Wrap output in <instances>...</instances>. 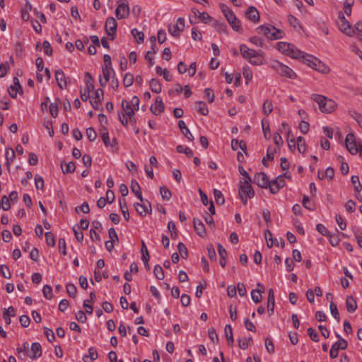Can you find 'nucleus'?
Segmentation results:
<instances>
[{"label":"nucleus","mask_w":362,"mask_h":362,"mask_svg":"<svg viewBox=\"0 0 362 362\" xmlns=\"http://www.w3.org/2000/svg\"><path fill=\"white\" fill-rule=\"evenodd\" d=\"M220 8L233 30L239 33H242L243 32V29L241 25V22L238 18H236L233 11L228 6L223 4H220Z\"/></svg>","instance_id":"1"},{"label":"nucleus","mask_w":362,"mask_h":362,"mask_svg":"<svg viewBox=\"0 0 362 362\" xmlns=\"http://www.w3.org/2000/svg\"><path fill=\"white\" fill-rule=\"evenodd\" d=\"M257 30L271 40L281 39L284 35V32L282 30L278 29L270 24L262 25L257 28Z\"/></svg>","instance_id":"2"},{"label":"nucleus","mask_w":362,"mask_h":362,"mask_svg":"<svg viewBox=\"0 0 362 362\" xmlns=\"http://www.w3.org/2000/svg\"><path fill=\"white\" fill-rule=\"evenodd\" d=\"M312 99L318 104L319 109L322 112L331 113L337 106L333 100L328 99L322 95L314 94L312 95Z\"/></svg>","instance_id":"3"},{"label":"nucleus","mask_w":362,"mask_h":362,"mask_svg":"<svg viewBox=\"0 0 362 362\" xmlns=\"http://www.w3.org/2000/svg\"><path fill=\"white\" fill-rule=\"evenodd\" d=\"M250 182V181L245 180L239 189V195L244 204H247V198L251 199L255 196L254 189Z\"/></svg>","instance_id":"4"},{"label":"nucleus","mask_w":362,"mask_h":362,"mask_svg":"<svg viewBox=\"0 0 362 362\" xmlns=\"http://www.w3.org/2000/svg\"><path fill=\"white\" fill-rule=\"evenodd\" d=\"M272 67L281 76L291 79L297 77L296 74L291 68L279 62H276Z\"/></svg>","instance_id":"5"},{"label":"nucleus","mask_w":362,"mask_h":362,"mask_svg":"<svg viewBox=\"0 0 362 362\" xmlns=\"http://www.w3.org/2000/svg\"><path fill=\"white\" fill-rule=\"evenodd\" d=\"M301 59H303V61L307 65L312 67L313 69L320 72H325V69H326V67L317 58L313 57V55L304 54V57H301Z\"/></svg>","instance_id":"6"},{"label":"nucleus","mask_w":362,"mask_h":362,"mask_svg":"<svg viewBox=\"0 0 362 362\" xmlns=\"http://www.w3.org/2000/svg\"><path fill=\"white\" fill-rule=\"evenodd\" d=\"M336 337L339 339L336 341L331 347L329 351V356L332 358H335L337 357L339 349L345 350L348 346V342L346 339H341L340 335L338 334H336Z\"/></svg>","instance_id":"7"},{"label":"nucleus","mask_w":362,"mask_h":362,"mask_svg":"<svg viewBox=\"0 0 362 362\" xmlns=\"http://www.w3.org/2000/svg\"><path fill=\"white\" fill-rule=\"evenodd\" d=\"M339 18L341 22L339 25L340 30L348 36H353L355 33V30L353 28L351 24L346 19L342 11L338 13Z\"/></svg>","instance_id":"8"},{"label":"nucleus","mask_w":362,"mask_h":362,"mask_svg":"<svg viewBox=\"0 0 362 362\" xmlns=\"http://www.w3.org/2000/svg\"><path fill=\"white\" fill-rule=\"evenodd\" d=\"M358 141H356V136L354 133H349L346 135L345 145L346 149L351 154L356 155L358 153Z\"/></svg>","instance_id":"9"},{"label":"nucleus","mask_w":362,"mask_h":362,"mask_svg":"<svg viewBox=\"0 0 362 362\" xmlns=\"http://www.w3.org/2000/svg\"><path fill=\"white\" fill-rule=\"evenodd\" d=\"M86 87L83 93L81 92V98L83 101H86L90 98V91L94 89L93 78L88 72L85 73Z\"/></svg>","instance_id":"10"},{"label":"nucleus","mask_w":362,"mask_h":362,"mask_svg":"<svg viewBox=\"0 0 362 362\" xmlns=\"http://www.w3.org/2000/svg\"><path fill=\"white\" fill-rule=\"evenodd\" d=\"M117 28V21L113 17H108L106 19L105 29L106 33L110 37L111 40H114L115 38Z\"/></svg>","instance_id":"11"},{"label":"nucleus","mask_w":362,"mask_h":362,"mask_svg":"<svg viewBox=\"0 0 362 362\" xmlns=\"http://www.w3.org/2000/svg\"><path fill=\"white\" fill-rule=\"evenodd\" d=\"M185 28V19L183 18H179L175 25H170L168 26L169 33L174 37H178L184 30Z\"/></svg>","instance_id":"12"},{"label":"nucleus","mask_w":362,"mask_h":362,"mask_svg":"<svg viewBox=\"0 0 362 362\" xmlns=\"http://www.w3.org/2000/svg\"><path fill=\"white\" fill-rule=\"evenodd\" d=\"M269 180L266 173H258L254 176V182L262 188H268Z\"/></svg>","instance_id":"13"},{"label":"nucleus","mask_w":362,"mask_h":362,"mask_svg":"<svg viewBox=\"0 0 362 362\" xmlns=\"http://www.w3.org/2000/svg\"><path fill=\"white\" fill-rule=\"evenodd\" d=\"M115 13L118 19H122L128 17L129 14V7L128 4L124 3L119 4L115 10Z\"/></svg>","instance_id":"14"},{"label":"nucleus","mask_w":362,"mask_h":362,"mask_svg":"<svg viewBox=\"0 0 362 362\" xmlns=\"http://www.w3.org/2000/svg\"><path fill=\"white\" fill-rule=\"evenodd\" d=\"M164 104L160 97L158 96L156 98L155 103L151 105L150 110L155 115H158L164 111Z\"/></svg>","instance_id":"15"},{"label":"nucleus","mask_w":362,"mask_h":362,"mask_svg":"<svg viewBox=\"0 0 362 362\" xmlns=\"http://www.w3.org/2000/svg\"><path fill=\"white\" fill-rule=\"evenodd\" d=\"M103 98V90L98 88L95 91V96L90 100V103L95 110L100 109L101 99Z\"/></svg>","instance_id":"16"},{"label":"nucleus","mask_w":362,"mask_h":362,"mask_svg":"<svg viewBox=\"0 0 362 362\" xmlns=\"http://www.w3.org/2000/svg\"><path fill=\"white\" fill-rule=\"evenodd\" d=\"M194 228L198 235L203 238L206 235L205 226L202 221L198 218H194L193 220Z\"/></svg>","instance_id":"17"},{"label":"nucleus","mask_w":362,"mask_h":362,"mask_svg":"<svg viewBox=\"0 0 362 362\" xmlns=\"http://www.w3.org/2000/svg\"><path fill=\"white\" fill-rule=\"evenodd\" d=\"M246 17L254 23L259 21V13L254 6H250L245 12Z\"/></svg>","instance_id":"18"},{"label":"nucleus","mask_w":362,"mask_h":362,"mask_svg":"<svg viewBox=\"0 0 362 362\" xmlns=\"http://www.w3.org/2000/svg\"><path fill=\"white\" fill-rule=\"evenodd\" d=\"M55 78L57 82V85L62 89L65 88L67 86L66 78L65 77L64 73L62 69H59L55 72Z\"/></svg>","instance_id":"19"},{"label":"nucleus","mask_w":362,"mask_h":362,"mask_svg":"<svg viewBox=\"0 0 362 362\" xmlns=\"http://www.w3.org/2000/svg\"><path fill=\"white\" fill-rule=\"evenodd\" d=\"M42 355V347L40 343L34 342L31 344L30 354L28 356L32 359H36Z\"/></svg>","instance_id":"20"},{"label":"nucleus","mask_w":362,"mask_h":362,"mask_svg":"<svg viewBox=\"0 0 362 362\" xmlns=\"http://www.w3.org/2000/svg\"><path fill=\"white\" fill-rule=\"evenodd\" d=\"M240 51L242 56L247 60L250 59L253 57H255V54H257V51L248 48L245 45L243 44L240 45Z\"/></svg>","instance_id":"21"},{"label":"nucleus","mask_w":362,"mask_h":362,"mask_svg":"<svg viewBox=\"0 0 362 362\" xmlns=\"http://www.w3.org/2000/svg\"><path fill=\"white\" fill-rule=\"evenodd\" d=\"M274 294L272 288H270L268 292V298H267V310L269 315H271L274 313Z\"/></svg>","instance_id":"22"},{"label":"nucleus","mask_w":362,"mask_h":362,"mask_svg":"<svg viewBox=\"0 0 362 362\" xmlns=\"http://www.w3.org/2000/svg\"><path fill=\"white\" fill-rule=\"evenodd\" d=\"M286 54L293 59H301V57H304V53L300 50L298 49L293 45H291V47L288 49Z\"/></svg>","instance_id":"23"},{"label":"nucleus","mask_w":362,"mask_h":362,"mask_svg":"<svg viewBox=\"0 0 362 362\" xmlns=\"http://www.w3.org/2000/svg\"><path fill=\"white\" fill-rule=\"evenodd\" d=\"M346 307L349 313H354L357 309V303L353 296H347L346 300Z\"/></svg>","instance_id":"24"},{"label":"nucleus","mask_w":362,"mask_h":362,"mask_svg":"<svg viewBox=\"0 0 362 362\" xmlns=\"http://www.w3.org/2000/svg\"><path fill=\"white\" fill-rule=\"evenodd\" d=\"M122 107L124 111V113L122 115H125L127 117L134 115V110L133 107L131 106L130 103L126 100H122Z\"/></svg>","instance_id":"25"},{"label":"nucleus","mask_w":362,"mask_h":362,"mask_svg":"<svg viewBox=\"0 0 362 362\" xmlns=\"http://www.w3.org/2000/svg\"><path fill=\"white\" fill-rule=\"evenodd\" d=\"M131 189L135 194L136 197L142 202L144 201V199L141 194V187L136 181H132Z\"/></svg>","instance_id":"26"},{"label":"nucleus","mask_w":362,"mask_h":362,"mask_svg":"<svg viewBox=\"0 0 362 362\" xmlns=\"http://www.w3.org/2000/svg\"><path fill=\"white\" fill-rule=\"evenodd\" d=\"M11 316H15V310L13 306H9L8 309H4L3 312V317L7 325L11 323Z\"/></svg>","instance_id":"27"},{"label":"nucleus","mask_w":362,"mask_h":362,"mask_svg":"<svg viewBox=\"0 0 362 362\" xmlns=\"http://www.w3.org/2000/svg\"><path fill=\"white\" fill-rule=\"evenodd\" d=\"M119 206H120L121 211L123 214L124 218H125L126 221H129L130 216H129L127 202L124 199H119Z\"/></svg>","instance_id":"28"},{"label":"nucleus","mask_w":362,"mask_h":362,"mask_svg":"<svg viewBox=\"0 0 362 362\" xmlns=\"http://www.w3.org/2000/svg\"><path fill=\"white\" fill-rule=\"evenodd\" d=\"M224 332L228 344L232 345L234 341V339L233 335V329L230 325H226L225 326Z\"/></svg>","instance_id":"29"},{"label":"nucleus","mask_w":362,"mask_h":362,"mask_svg":"<svg viewBox=\"0 0 362 362\" xmlns=\"http://www.w3.org/2000/svg\"><path fill=\"white\" fill-rule=\"evenodd\" d=\"M196 109L202 115H207L209 113L208 107L206 103L203 101H198L196 103Z\"/></svg>","instance_id":"30"},{"label":"nucleus","mask_w":362,"mask_h":362,"mask_svg":"<svg viewBox=\"0 0 362 362\" xmlns=\"http://www.w3.org/2000/svg\"><path fill=\"white\" fill-rule=\"evenodd\" d=\"M150 88L152 92L159 93L161 92V84L157 79L152 78L150 81Z\"/></svg>","instance_id":"31"},{"label":"nucleus","mask_w":362,"mask_h":362,"mask_svg":"<svg viewBox=\"0 0 362 362\" xmlns=\"http://www.w3.org/2000/svg\"><path fill=\"white\" fill-rule=\"evenodd\" d=\"M102 71L103 74V78L105 80H110L111 75L115 76V71L113 70L112 66H103Z\"/></svg>","instance_id":"32"},{"label":"nucleus","mask_w":362,"mask_h":362,"mask_svg":"<svg viewBox=\"0 0 362 362\" xmlns=\"http://www.w3.org/2000/svg\"><path fill=\"white\" fill-rule=\"evenodd\" d=\"M213 25L214 26L215 29L220 33H227L228 32L227 25L225 23H219L218 21L214 20Z\"/></svg>","instance_id":"33"},{"label":"nucleus","mask_w":362,"mask_h":362,"mask_svg":"<svg viewBox=\"0 0 362 362\" xmlns=\"http://www.w3.org/2000/svg\"><path fill=\"white\" fill-rule=\"evenodd\" d=\"M262 292H264V290L261 291L259 289H253L252 291L251 297H252V300L255 303H258L262 301Z\"/></svg>","instance_id":"34"},{"label":"nucleus","mask_w":362,"mask_h":362,"mask_svg":"<svg viewBox=\"0 0 362 362\" xmlns=\"http://www.w3.org/2000/svg\"><path fill=\"white\" fill-rule=\"evenodd\" d=\"M262 110L264 115L268 116L273 111V104L271 100H266L263 103Z\"/></svg>","instance_id":"35"},{"label":"nucleus","mask_w":362,"mask_h":362,"mask_svg":"<svg viewBox=\"0 0 362 362\" xmlns=\"http://www.w3.org/2000/svg\"><path fill=\"white\" fill-rule=\"evenodd\" d=\"M351 181L354 185V190L356 192H360L362 190V185L360 182L359 177L358 175L351 176Z\"/></svg>","instance_id":"36"},{"label":"nucleus","mask_w":362,"mask_h":362,"mask_svg":"<svg viewBox=\"0 0 362 362\" xmlns=\"http://www.w3.org/2000/svg\"><path fill=\"white\" fill-rule=\"evenodd\" d=\"M134 207L136 211L142 216H146V214L148 213V206L145 204L136 203L134 204Z\"/></svg>","instance_id":"37"},{"label":"nucleus","mask_w":362,"mask_h":362,"mask_svg":"<svg viewBox=\"0 0 362 362\" xmlns=\"http://www.w3.org/2000/svg\"><path fill=\"white\" fill-rule=\"evenodd\" d=\"M214 196L217 204L222 205L224 204L225 199L222 192L220 190L216 189H214Z\"/></svg>","instance_id":"38"},{"label":"nucleus","mask_w":362,"mask_h":362,"mask_svg":"<svg viewBox=\"0 0 362 362\" xmlns=\"http://www.w3.org/2000/svg\"><path fill=\"white\" fill-rule=\"evenodd\" d=\"M15 158V151L12 148L7 149L6 151V165L8 170L10 168V164L13 162Z\"/></svg>","instance_id":"39"},{"label":"nucleus","mask_w":362,"mask_h":362,"mask_svg":"<svg viewBox=\"0 0 362 362\" xmlns=\"http://www.w3.org/2000/svg\"><path fill=\"white\" fill-rule=\"evenodd\" d=\"M297 146L299 153H304L306 150V144L305 139L303 136L297 138Z\"/></svg>","instance_id":"40"},{"label":"nucleus","mask_w":362,"mask_h":362,"mask_svg":"<svg viewBox=\"0 0 362 362\" xmlns=\"http://www.w3.org/2000/svg\"><path fill=\"white\" fill-rule=\"evenodd\" d=\"M132 34L135 37L138 43H141L144 42V34L142 32H140L137 29L134 28L132 30Z\"/></svg>","instance_id":"41"},{"label":"nucleus","mask_w":362,"mask_h":362,"mask_svg":"<svg viewBox=\"0 0 362 362\" xmlns=\"http://www.w3.org/2000/svg\"><path fill=\"white\" fill-rule=\"evenodd\" d=\"M197 18H199L202 21V22H203L205 24L209 23L211 21L213 22V21L214 20L206 12L199 13V16Z\"/></svg>","instance_id":"42"},{"label":"nucleus","mask_w":362,"mask_h":362,"mask_svg":"<svg viewBox=\"0 0 362 362\" xmlns=\"http://www.w3.org/2000/svg\"><path fill=\"white\" fill-rule=\"evenodd\" d=\"M177 250L180 256L183 259H187L188 255V250L185 245L182 243H179L177 245Z\"/></svg>","instance_id":"43"},{"label":"nucleus","mask_w":362,"mask_h":362,"mask_svg":"<svg viewBox=\"0 0 362 362\" xmlns=\"http://www.w3.org/2000/svg\"><path fill=\"white\" fill-rule=\"evenodd\" d=\"M329 308L332 316L339 322L340 320L339 313L336 304L333 301L330 302Z\"/></svg>","instance_id":"44"},{"label":"nucleus","mask_w":362,"mask_h":362,"mask_svg":"<svg viewBox=\"0 0 362 362\" xmlns=\"http://www.w3.org/2000/svg\"><path fill=\"white\" fill-rule=\"evenodd\" d=\"M153 273L158 279L162 280L164 279V272L163 268L160 265L157 264L155 266Z\"/></svg>","instance_id":"45"},{"label":"nucleus","mask_w":362,"mask_h":362,"mask_svg":"<svg viewBox=\"0 0 362 362\" xmlns=\"http://www.w3.org/2000/svg\"><path fill=\"white\" fill-rule=\"evenodd\" d=\"M0 274L6 279H11V277L9 268L5 264H0Z\"/></svg>","instance_id":"46"},{"label":"nucleus","mask_w":362,"mask_h":362,"mask_svg":"<svg viewBox=\"0 0 362 362\" xmlns=\"http://www.w3.org/2000/svg\"><path fill=\"white\" fill-rule=\"evenodd\" d=\"M62 168L64 173H72L76 170V165L74 162H69L65 164V168H63L62 165Z\"/></svg>","instance_id":"47"},{"label":"nucleus","mask_w":362,"mask_h":362,"mask_svg":"<svg viewBox=\"0 0 362 362\" xmlns=\"http://www.w3.org/2000/svg\"><path fill=\"white\" fill-rule=\"evenodd\" d=\"M252 65H260L263 64V58L261 54L257 52L255 57L248 60Z\"/></svg>","instance_id":"48"},{"label":"nucleus","mask_w":362,"mask_h":362,"mask_svg":"<svg viewBox=\"0 0 362 362\" xmlns=\"http://www.w3.org/2000/svg\"><path fill=\"white\" fill-rule=\"evenodd\" d=\"M134 82V76L130 73H127L123 78V85L125 87H129L132 85Z\"/></svg>","instance_id":"49"},{"label":"nucleus","mask_w":362,"mask_h":362,"mask_svg":"<svg viewBox=\"0 0 362 362\" xmlns=\"http://www.w3.org/2000/svg\"><path fill=\"white\" fill-rule=\"evenodd\" d=\"M290 43L285 42H279L276 45L277 49L281 52L282 53L285 54L287 52L288 49L291 47Z\"/></svg>","instance_id":"50"},{"label":"nucleus","mask_w":362,"mask_h":362,"mask_svg":"<svg viewBox=\"0 0 362 362\" xmlns=\"http://www.w3.org/2000/svg\"><path fill=\"white\" fill-rule=\"evenodd\" d=\"M42 293H43V295L44 296L47 298V299H52V297H53V295H52V288L49 285H45L43 288H42Z\"/></svg>","instance_id":"51"},{"label":"nucleus","mask_w":362,"mask_h":362,"mask_svg":"<svg viewBox=\"0 0 362 362\" xmlns=\"http://www.w3.org/2000/svg\"><path fill=\"white\" fill-rule=\"evenodd\" d=\"M45 235L47 244L49 246L54 247L55 245V238L53 233L51 232H46Z\"/></svg>","instance_id":"52"},{"label":"nucleus","mask_w":362,"mask_h":362,"mask_svg":"<svg viewBox=\"0 0 362 362\" xmlns=\"http://www.w3.org/2000/svg\"><path fill=\"white\" fill-rule=\"evenodd\" d=\"M272 185L279 187L281 189L285 186V180L283 175H279L275 180L270 181Z\"/></svg>","instance_id":"53"},{"label":"nucleus","mask_w":362,"mask_h":362,"mask_svg":"<svg viewBox=\"0 0 362 362\" xmlns=\"http://www.w3.org/2000/svg\"><path fill=\"white\" fill-rule=\"evenodd\" d=\"M160 192L163 199L169 200L170 199L171 192L166 187H160Z\"/></svg>","instance_id":"54"},{"label":"nucleus","mask_w":362,"mask_h":362,"mask_svg":"<svg viewBox=\"0 0 362 362\" xmlns=\"http://www.w3.org/2000/svg\"><path fill=\"white\" fill-rule=\"evenodd\" d=\"M44 334H45L47 340L49 342H52L55 340V335H54V333L52 331V329L47 328V327H45L44 328Z\"/></svg>","instance_id":"55"},{"label":"nucleus","mask_w":362,"mask_h":362,"mask_svg":"<svg viewBox=\"0 0 362 362\" xmlns=\"http://www.w3.org/2000/svg\"><path fill=\"white\" fill-rule=\"evenodd\" d=\"M66 292L70 297L74 298L76 294V287L72 284H68L66 286Z\"/></svg>","instance_id":"56"},{"label":"nucleus","mask_w":362,"mask_h":362,"mask_svg":"<svg viewBox=\"0 0 362 362\" xmlns=\"http://www.w3.org/2000/svg\"><path fill=\"white\" fill-rule=\"evenodd\" d=\"M307 332H308V334L309 335V337L313 341H315V342L319 341V339H320L319 335L313 328L309 327L307 329Z\"/></svg>","instance_id":"57"},{"label":"nucleus","mask_w":362,"mask_h":362,"mask_svg":"<svg viewBox=\"0 0 362 362\" xmlns=\"http://www.w3.org/2000/svg\"><path fill=\"white\" fill-rule=\"evenodd\" d=\"M86 136L90 141H93L97 136L96 132L93 127H88L86 129Z\"/></svg>","instance_id":"58"},{"label":"nucleus","mask_w":362,"mask_h":362,"mask_svg":"<svg viewBox=\"0 0 362 362\" xmlns=\"http://www.w3.org/2000/svg\"><path fill=\"white\" fill-rule=\"evenodd\" d=\"M208 334H209V337L210 339L213 342H216V343L218 342V334L214 327H211L209 329Z\"/></svg>","instance_id":"59"},{"label":"nucleus","mask_w":362,"mask_h":362,"mask_svg":"<svg viewBox=\"0 0 362 362\" xmlns=\"http://www.w3.org/2000/svg\"><path fill=\"white\" fill-rule=\"evenodd\" d=\"M302 204H303V206L308 210L312 211V210H314V209H315L314 204H313L310 202L309 197L306 195L303 196Z\"/></svg>","instance_id":"60"},{"label":"nucleus","mask_w":362,"mask_h":362,"mask_svg":"<svg viewBox=\"0 0 362 362\" xmlns=\"http://www.w3.org/2000/svg\"><path fill=\"white\" fill-rule=\"evenodd\" d=\"M206 249H207L208 255H209V259L211 260H216V251H215V249H214L213 245H211V244L208 245L206 247Z\"/></svg>","instance_id":"61"},{"label":"nucleus","mask_w":362,"mask_h":362,"mask_svg":"<svg viewBox=\"0 0 362 362\" xmlns=\"http://www.w3.org/2000/svg\"><path fill=\"white\" fill-rule=\"evenodd\" d=\"M317 230L324 236L329 235V231L327 229V228L321 223H318L316 226Z\"/></svg>","instance_id":"62"},{"label":"nucleus","mask_w":362,"mask_h":362,"mask_svg":"<svg viewBox=\"0 0 362 362\" xmlns=\"http://www.w3.org/2000/svg\"><path fill=\"white\" fill-rule=\"evenodd\" d=\"M109 237L110 238V241H112L113 243H116L119 241L117 233L115 228H111L108 230Z\"/></svg>","instance_id":"63"},{"label":"nucleus","mask_w":362,"mask_h":362,"mask_svg":"<svg viewBox=\"0 0 362 362\" xmlns=\"http://www.w3.org/2000/svg\"><path fill=\"white\" fill-rule=\"evenodd\" d=\"M351 117L356 120L360 127L362 128V115L356 112H352Z\"/></svg>","instance_id":"64"}]
</instances>
